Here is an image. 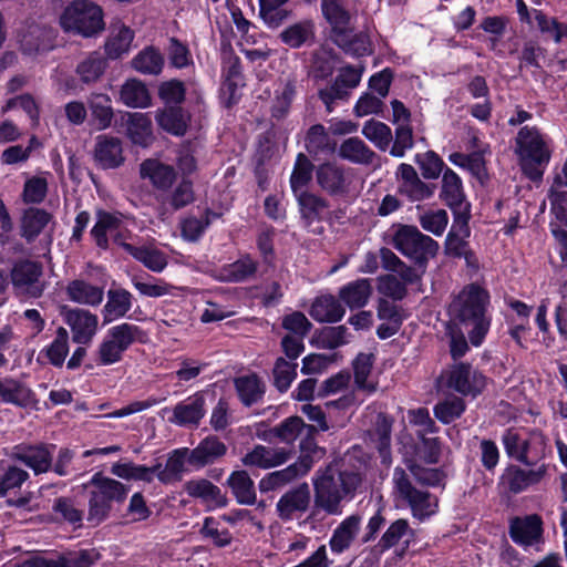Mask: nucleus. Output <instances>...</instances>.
Masks as SVG:
<instances>
[{
  "instance_id": "nucleus-1",
  "label": "nucleus",
  "mask_w": 567,
  "mask_h": 567,
  "mask_svg": "<svg viewBox=\"0 0 567 567\" xmlns=\"http://www.w3.org/2000/svg\"><path fill=\"white\" fill-rule=\"evenodd\" d=\"M489 292L477 284L463 288L450 306L454 320L463 326H472L468 339L472 346L480 347L491 328V318L486 316Z\"/></svg>"
},
{
  "instance_id": "nucleus-2",
  "label": "nucleus",
  "mask_w": 567,
  "mask_h": 567,
  "mask_svg": "<svg viewBox=\"0 0 567 567\" xmlns=\"http://www.w3.org/2000/svg\"><path fill=\"white\" fill-rule=\"evenodd\" d=\"M318 473V477L313 480L316 507L329 515H340L341 502L347 497L352 498L362 482L360 473L340 470L333 465H328Z\"/></svg>"
},
{
  "instance_id": "nucleus-3",
  "label": "nucleus",
  "mask_w": 567,
  "mask_h": 567,
  "mask_svg": "<svg viewBox=\"0 0 567 567\" xmlns=\"http://www.w3.org/2000/svg\"><path fill=\"white\" fill-rule=\"evenodd\" d=\"M514 143V153L523 175L534 183L540 182L551 158L548 135L536 125H524L518 130Z\"/></svg>"
},
{
  "instance_id": "nucleus-4",
  "label": "nucleus",
  "mask_w": 567,
  "mask_h": 567,
  "mask_svg": "<svg viewBox=\"0 0 567 567\" xmlns=\"http://www.w3.org/2000/svg\"><path fill=\"white\" fill-rule=\"evenodd\" d=\"M82 486L87 491L86 519L94 527L109 519L114 506H122L131 491L130 485L102 472L94 473Z\"/></svg>"
},
{
  "instance_id": "nucleus-5",
  "label": "nucleus",
  "mask_w": 567,
  "mask_h": 567,
  "mask_svg": "<svg viewBox=\"0 0 567 567\" xmlns=\"http://www.w3.org/2000/svg\"><path fill=\"white\" fill-rule=\"evenodd\" d=\"M59 23L65 33L96 38L105 30L104 11L91 0H73L63 9Z\"/></svg>"
},
{
  "instance_id": "nucleus-6",
  "label": "nucleus",
  "mask_w": 567,
  "mask_h": 567,
  "mask_svg": "<svg viewBox=\"0 0 567 567\" xmlns=\"http://www.w3.org/2000/svg\"><path fill=\"white\" fill-rule=\"evenodd\" d=\"M392 245L420 267H425L429 258L435 257L440 248L436 240L410 225H401L398 228L393 235Z\"/></svg>"
},
{
  "instance_id": "nucleus-7",
  "label": "nucleus",
  "mask_w": 567,
  "mask_h": 567,
  "mask_svg": "<svg viewBox=\"0 0 567 567\" xmlns=\"http://www.w3.org/2000/svg\"><path fill=\"white\" fill-rule=\"evenodd\" d=\"M393 480L400 498L408 503L415 519L424 522L436 513L437 499L430 492L417 489L404 470L396 467Z\"/></svg>"
},
{
  "instance_id": "nucleus-8",
  "label": "nucleus",
  "mask_w": 567,
  "mask_h": 567,
  "mask_svg": "<svg viewBox=\"0 0 567 567\" xmlns=\"http://www.w3.org/2000/svg\"><path fill=\"white\" fill-rule=\"evenodd\" d=\"M487 380L484 373L473 370L471 363L458 362L450 371L447 385L462 395L476 398L484 392Z\"/></svg>"
},
{
  "instance_id": "nucleus-9",
  "label": "nucleus",
  "mask_w": 567,
  "mask_h": 567,
  "mask_svg": "<svg viewBox=\"0 0 567 567\" xmlns=\"http://www.w3.org/2000/svg\"><path fill=\"white\" fill-rule=\"evenodd\" d=\"M416 530L411 527L409 520L406 518H398L393 520L382 534L375 545V550L380 554H384L391 548L401 545V547L395 550V554L398 557L403 558L410 547L416 542Z\"/></svg>"
},
{
  "instance_id": "nucleus-10",
  "label": "nucleus",
  "mask_w": 567,
  "mask_h": 567,
  "mask_svg": "<svg viewBox=\"0 0 567 567\" xmlns=\"http://www.w3.org/2000/svg\"><path fill=\"white\" fill-rule=\"evenodd\" d=\"M99 557L94 549L60 553L53 557L35 555L14 567H92Z\"/></svg>"
},
{
  "instance_id": "nucleus-11",
  "label": "nucleus",
  "mask_w": 567,
  "mask_h": 567,
  "mask_svg": "<svg viewBox=\"0 0 567 567\" xmlns=\"http://www.w3.org/2000/svg\"><path fill=\"white\" fill-rule=\"evenodd\" d=\"M54 449V444L42 442L21 443L13 447L12 458L32 470L34 475H40L51 471Z\"/></svg>"
},
{
  "instance_id": "nucleus-12",
  "label": "nucleus",
  "mask_w": 567,
  "mask_h": 567,
  "mask_svg": "<svg viewBox=\"0 0 567 567\" xmlns=\"http://www.w3.org/2000/svg\"><path fill=\"white\" fill-rule=\"evenodd\" d=\"M439 197L451 209L453 218L455 214L471 216V204L466 200L462 178L450 167L443 173Z\"/></svg>"
},
{
  "instance_id": "nucleus-13",
  "label": "nucleus",
  "mask_w": 567,
  "mask_h": 567,
  "mask_svg": "<svg viewBox=\"0 0 567 567\" xmlns=\"http://www.w3.org/2000/svg\"><path fill=\"white\" fill-rule=\"evenodd\" d=\"M508 534L515 544L523 547L533 546L543 540V518L538 514L514 516L509 520Z\"/></svg>"
},
{
  "instance_id": "nucleus-14",
  "label": "nucleus",
  "mask_w": 567,
  "mask_h": 567,
  "mask_svg": "<svg viewBox=\"0 0 567 567\" xmlns=\"http://www.w3.org/2000/svg\"><path fill=\"white\" fill-rule=\"evenodd\" d=\"M318 186L329 196H346L351 184L347 169L333 162H326L316 168Z\"/></svg>"
},
{
  "instance_id": "nucleus-15",
  "label": "nucleus",
  "mask_w": 567,
  "mask_h": 567,
  "mask_svg": "<svg viewBox=\"0 0 567 567\" xmlns=\"http://www.w3.org/2000/svg\"><path fill=\"white\" fill-rule=\"evenodd\" d=\"M545 475L544 464L537 470H523L517 465H508L499 477V485L509 494L517 495L540 483Z\"/></svg>"
},
{
  "instance_id": "nucleus-16",
  "label": "nucleus",
  "mask_w": 567,
  "mask_h": 567,
  "mask_svg": "<svg viewBox=\"0 0 567 567\" xmlns=\"http://www.w3.org/2000/svg\"><path fill=\"white\" fill-rule=\"evenodd\" d=\"M396 176L400 177L398 192L409 200L422 202L433 196L435 185L424 183L411 164L401 163Z\"/></svg>"
},
{
  "instance_id": "nucleus-17",
  "label": "nucleus",
  "mask_w": 567,
  "mask_h": 567,
  "mask_svg": "<svg viewBox=\"0 0 567 567\" xmlns=\"http://www.w3.org/2000/svg\"><path fill=\"white\" fill-rule=\"evenodd\" d=\"M64 322L71 328L74 343L89 344L97 331L99 318L86 309L74 308L64 312Z\"/></svg>"
},
{
  "instance_id": "nucleus-18",
  "label": "nucleus",
  "mask_w": 567,
  "mask_h": 567,
  "mask_svg": "<svg viewBox=\"0 0 567 567\" xmlns=\"http://www.w3.org/2000/svg\"><path fill=\"white\" fill-rule=\"evenodd\" d=\"M184 489L188 496L199 499L207 512L224 508L229 503L227 495L221 492L220 487L207 478L190 480L185 483Z\"/></svg>"
},
{
  "instance_id": "nucleus-19",
  "label": "nucleus",
  "mask_w": 567,
  "mask_h": 567,
  "mask_svg": "<svg viewBox=\"0 0 567 567\" xmlns=\"http://www.w3.org/2000/svg\"><path fill=\"white\" fill-rule=\"evenodd\" d=\"M310 505V489L307 483H302L286 492L276 504L278 516L284 522L297 518V514L307 512Z\"/></svg>"
},
{
  "instance_id": "nucleus-20",
  "label": "nucleus",
  "mask_w": 567,
  "mask_h": 567,
  "mask_svg": "<svg viewBox=\"0 0 567 567\" xmlns=\"http://www.w3.org/2000/svg\"><path fill=\"white\" fill-rule=\"evenodd\" d=\"M293 196L298 205L300 218L307 227L315 223L328 220L327 215H330V203L327 198L309 190Z\"/></svg>"
},
{
  "instance_id": "nucleus-21",
  "label": "nucleus",
  "mask_w": 567,
  "mask_h": 567,
  "mask_svg": "<svg viewBox=\"0 0 567 567\" xmlns=\"http://www.w3.org/2000/svg\"><path fill=\"white\" fill-rule=\"evenodd\" d=\"M0 402L21 409L37 408L35 392L22 381L12 377L0 379Z\"/></svg>"
},
{
  "instance_id": "nucleus-22",
  "label": "nucleus",
  "mask_w": 567,
  "mask_h": 567,
  "mask_svg": "<svg viewBox=\"0 0 567 567\" xmlns=\"http://www.w3.org/2000/svg\"><path fill=\"white\" fill-rule=\"evenodd\" d=\"M471 216L456 215L444 241V254L454 259H461L465 251L471 248L468 238Z\"/></svg>"
},
{
  "instance_id": "nucleus-23",
  "label": "nucleus",
  "mask_w": 567,
  "mask_h": 567,
  "mask_svg": "<svg viewBox=\"0 0 567 567\" xmlns=\"http://www.w3.org/2000/svg\"><path fill=\"white\" fill-rule=\"evenodd\" d=\"M93 157L102 169L120 167L125 161L121 140L107 134L96 136Z\"/></svg>"
},
{
  "instance_id": "nucleus-24",
  "label": "nucleus",
  "mask_w": 567,
  "mask_h": 567,
  "mask_svg": "<svg viewBox=\"0 0 567 567\" xmlns=\"http://www.w3.org/2000/svg\"><path fill=\"white\" fill-rule=\"evenodd\" d=\"M140 175L161 192H168L177 181L175 167L156 158L144 159L140 165Z\"/></svg>"
},
{
  "instance_id": "nucleus-25",
  "label": "nucleus",
  "mask_w": 567,
  "mask_h": 567,
  "mask_svg": "<svg viewBox=\"0 0 567 567\" xmlns=\"http://www.w3.org/2000/svg\"><path fill=\"white\" fill-rule=\"evenodd\" d=\"M157 125L173 136H184L187 133L190 114L182 105H168L155 112Z\"/></svg>"
},
{
  "instance_id": "nucleus-26",
  "label": "nucleus",
  "mask_w": 567,
  "mask_h": 567,
  "mask_svg": "<svg viewBox=\"0 0 567 567\" xmlns=\"http://www.w3.org/2000/svg\"><path fill=\"white\" fill-rule=\"evenodd\" d=\"M227 453L226 444L216 435H208L198 445L190 450L188 464L195 468H203L215 463Z\"/></svg>"
},
{
  "instance_id": "nucleus-27",
  "label": "nucleus",
  "mask_w": 567,
  "mask_h": 567,
  "mask_svg": "<svg viewBox=\"0 0 567 567\" xmlns=\"http://www.w3.org/2000/svg\"><path fill=\"white\" fill-rule=\"evenodd\" d=\"M303 146L315 159L320 156H330L337 150V141L322 124L311 125L305 135Z\"/></svg>"
},
{
  "instance_id": "nucleus-28",
  "label": "nucleus",
  "mask_w": 567,
  "mask_h": 567,
  "mask_svg": "<svg viewBox=\"0 0 567 567\" xmlns=\"http://www.w3.org/2000/svg\"><path fill=\"white\" fill-rule=\"evenodd\" d=\"M205 414V396L202 392H196L175 405L172 422L181 426H197Z\"/></svg>"
},
{
  "instance_id": "nucleus-29",
  "label": "nucleus",
  "mask_w": 567,
  "mask_h": 567,
  "mask_svg": "<svg viewBox=\"0 0 567 567\" xmlns=\"http://www.w3.org/2000/svg\"><path fill=\"white\" fill-rule=\"evenodd\" d=\"M310 317L320 323H337L342 320L346 309L339 298L331 293L316 297L309 309Z\"/></svg>"
},
{
  "instance_id": "nucleus-30",
  "label": "nucleus",
  "mask_w": 567,
  "mask_h": 567,
  "mask_svg": "<svg viewBox=\"0 0 567 567\" xmlns=\"http://www.w3.org/2000/svg\"><path fill=\"white\" fill-rule=\"evenodd\" d=\"M309 472V460L302 458L284 470L275 471L265 475L258 483L261 493H267L281 487L291 481L305 476Z\"/></svg>"
},
{
  "instance_id": "nucleus-31",
  "label": "nucleus",
  "mask_w": 567,
  "mask_h": 567,
  "mask_svg": "<svg viewBox=\"0 0 567 567\" xmlns=\"http://www.w3.org/2000/svg\"><path fill=\"white\" fill-rule=\"evenodd\" d=\"M279 40L290 49L311 47L316 42V24L311 19H303L285 28Z\"/></svg>"
},
{
  "instance_id": "nucleus-32",
  "label": "nucleus",
  "mask_w": 567,
  "mask_h": 567,
  "mask_svg": "<svg viewBox=\"0 0 567 567\" xmlns=\"http://www.w3.org/2000/svg\"><path fill=\"white\" fill-rule=\"evenodd\" d=\"M52 220L53 215L44 208L29 207L21 216L20 236L32 244Z\"/></svg>"
},
{
  "instance_id": "nucleus-33",
  "label": "nucleus",
  "mask_w": 567,
  "mask_h": 567,
  "mask_svg": "<svg viewBox=\"0 0 567 567\" xmlns=\"http://www.w3.org/2000/svg\"><path fill=\"white\" fill-rule=\"evenodd\" d=\"M239 505H255L257 493L252 478L246 470L233 471L225 482Z\"/></svg>"
},
{
  "instance_id": "nucleus-34",
  "label": "nucleus",
  "mask_w": 567,
  "mask_h": 567,
  "mask_svg": "<svg viewBox=\"0 0 567 567\" xmlns=\"http://www.w3.org/2000/svg\"><path fill=\"white\" fill-rule=\"evenodd\" d=\"M372 290L371 279L359 278L343 285L339 289L338 298L349 309L357 310L368 305Z\"/></svg>"
},
{
  "instance_id": "nucleus-35",
  "label": "nucleus",
  "mask_w": 567,
  "mask_h": 567,
  "mask_svg": "<svg viewBox=\"0 0 567 567\" xmlns=\"http://www.w3.org/2000/svg\"><path fill=\"white\" fill-rule=\"evenodd\" d=\"M133 295L124 288H111L102 309L103 326L126 317L133 305Z\"/></svg>"
},
{
  "instance_id": "nucleus-36",
  "label": "nucleus",
  "mask_w": 567,
  "mask_h": 567,
  "mask_svg": "<svg viewBox=\"0 0 567 567\" xmlns=\"http://www.w3.org/2000/svg\"><path fill=\"white\" fill-rule=\"evenodd\" d=\"M321 14L330 25L332 34H342L351 23L347 0H320Z\"/></svg>"
},
{
  "instance_id": "nucleus-37",
  "label": "nucleus",
  "mask_w": 567,
  "mask_h": 567,
  "mask_svg": "<svg viewBox=\"0 0 567 567\" xmlns=\"http://www.w3.org/2000/svg\"><path fill=\"white\" fill-rule=\"evenodd\" d=\"M393 419L386 413L377 415L374 427L370 431V437L383 464L391 462V433Z\"/></svg>"
},
{
  "instance_id": "nucleus-38",
  "label": "nucleus",
  "mask_w": 567,
  "mask_h": 567,
  "mask_svg": "<svg viewBox=\"0 0 567 567\" xmlns=\"http://www.w3.org/2000/svg\"><path fill=\"white\" fill-rule=\"evenodd\" d=\"M134 31L124 23L113 24L110 35L104 43L106 58L116 60L127 53L134 40Z\"/></svg>"
},
{
  "instance_id": "nucleus-39",
  "label": "nucleus",
  "mask_w": 567,
  "mask_h": 567,
  "mask_svg": "<svg viewBox=\"0 0 567 567\" xmlns=\"http://www.w3.org/2000/svg\"><path fill=\"white\" fill-rule=\"evenodd\" d=\"M360 523L361 517L359 515H350L337 526L329 540L332 553L342 554L351 546L359 532Z\"/></svg>"
},
{
  "instance_id": "nucleus-40",
  "label": "nucleus",
  "mask_w": 567,
  "mask_h": 567,
  "mask_svg": "<svg viewBox=\"0 0 567 567\" xmlns=\"http://www.w3.org/2000/svg\"><path fill=\"white\" fill-rule=\"evenodd\" d=\"M334 44L346 54L353 58H362L372 54V43L368 34L363 32L350 34V29H344L342 34H333Z\"/></svg>"
},
{
  "instance_id": "nucleus-41",
  "label": "nucleus",
  "mask_w": 567,
  "mask_h": 567,
  "mask_svg": "<svg viewBox=\"0 0 567 567\" xmlns=\"http://www.w3.org/2000/svg\"><path fill=\"white\" fill-rule=\"evenodd\" d=\"M68 298L76 303L99 306L103 301V288L93 286L82 279H74L66 286Z\"/></svg>"
},
{
  "instance_id": "nucleus-42",
  "label": "nucleus",
  "mask_w": 567,
  "mask_h": 567,
  "mask_svg": "<svg viewBox=\"0 0 567 567\" xmlns=\"http://www.w3.org/2000/svg\"><path fill=\"white\" fill-rule=\"evenodd\" d=\"M189 453L188 447L173 450L167 457L165 467L159 468L157 480L165 485L179 482L185 472V463H188Z\"/></svg>"
},
{
  "instance_id": "nucleus-43",
  "label": "nucleus",
  "mask_w": 567,
  "mask_h": 567,
  "mask_svg": "<svg viewBox=\"0 0 567 567\" xmlns=\"http://www.w3.org/2000/svg\"><path fill=\"white\" fill-rule=\"evenodd\" d=\"M121 101L132 109H146L152 104V97L146 84L138 79H128L120 91Z\"/></svg>"
},
{
  "instance_id": "nucleus-44",
  "label": "nucleus",
  "mask_w": 567,
  "mask_h": 567,
  "mask_svg": "<svg viewBox=\"0 0 567 567\" xmlns=\"http://www.w3.org/2000/svg\"><path fill=\"white\" fill-rule=\"evenodd\" d=\"M235 388L245 406H251L261 401L266 392L264 382L256 373L237 378Z\"/></svg>"
},
{
  "instance_id": "nucleus-45",
  "label": "nucleus",
  "mask_w": 567,
  "mask_h": 567,
  "mask_svg": "<svg viewBox=\"0 0 567 567\" xmlns=\"http://www.w3.org/2000/svg\"><path fill=\"white\" fill-rule=\"evenodd\" d=\"M106 336L124 351H127L135 342L145 343L147 341L146 331L140 326L128 322H122L109 328Z\"/></svg>"
},
{
  "instance_id": "nucleus-46",
  "label": "nucleus",
  "mask_w": 567,
  "mask_h": 567,
  "mask_svg": "<svg viewBox=\"0 0 567 567\" xmlns=\"http://www.w3.org/2000/svg\"><path fill=\"white\" fill-rule=\"evenodd\" d=\"M164 63V55L161 50L154 45L145 47L132 59L131 62L132 68L135 71L147 75L161 74Z\"/></svg>"
},
{
  "instance_id": "nucleus-47",
  "label": "nucleus",
  "mask_w": 567,
  "mask_h": 567,
  "mask_svg": "<svg viewBox=\"0 0 567 567\" xmlns=\"http://www.w3.org/2000/svg\"><path fill=\"white\" fill-rule=\"evenodd\" d=\"M374 362L372 353L360 352L352 361L353 380L355 388L368 394H373L378 390V383L369 381Z\"/></svg>"
},
{
  "instance_id": "nucleus-48",
  "label": "nucleus",
  "mask_w": 567,
  "mask_h": 567,
  "mask_svg": "<svg viewBox=\"0 0 567 567\" xmlns=\"http://www.w3.org/2000/svg\"><path fill=\"white\" fill-rule=\"evenodd\" d=\"M121 246L135 260L142 262L147 269L154 272H161L167 266L166 256L158 249L134 246L128 243H122Z\"/></svg>"
},
{
  "instance_id": "nucleus-49",
  "label": "nucleus",
  "mask_w": 567,
  "mask_h": 567,
  "mask_svg": "<svg viewBox=\"0 0 567 567\" xmlns=\"http://www.w3.org/2000/svg\"><path fill=\"white\" fill-rule=\"evenodd\" d=\"M313 163L305 153H298L290 174L289 184L293 195L308 190L316 172Z\"/></svg>"
},
{
  "instance_id": "nucleus-50",
  "label": "nucleus",
  "mask_w": 567,
  "mask_h": 567,
  "mask_svg": "<svg viewBox=\"0 0 567 567\" xmlns=\"http://www.w3.org/2000/svg\"><path fill=\"white\" fill-rule=\"evenodd\" d=\"M309 425L303 422L302 417L293 415L285 419L280 424L259 435V437L264 441H271L277 437L285 443H293Z\"/></svg>"
},
{
  "instance_id": "nucleus-51",
  "label": "nucleus",
  "mask_w": 567,
  "mask_h": 567,
  "mask_svg": "<svg viewBox=\"0 0 567 567\" xmlns=\"http://www.w3.org/2000/svg\"><path fill=\"white\" fill-rule=\"evenodd\" d=\"M126 134L130 141L140 146H147L152 138V121L147 114L130 113L126 123Z\"/></svg>"
},
{
  "instance_id": "nucleus-52",
  "label": "nucleus",
  "mask_w": 567,
  "mask_h": 567,
  "mask_svg": "<svg viewBox=\"0 0 567 567\" xmlns=\"http://www.w3.org/2000/svg\"><path fill=\"white\" fill-rule=\"evenodd\" d=\"M42 265L39 261L21 259L13 264L10 272L11 282L14 287H29L38 282L42 276Z\"/></svg>"
},
{
  "instance_id": "nucleus-53",
  "label": "nucleus",
  "mask_w": 567,
  "mask_h": 567,
  "mask_svg": "<svg viewBox=\"0 0 567 567\" xmlns=\"http://www.w3.org/2000/svg\"><path fill=\"white\" fill-rule=\"evenodd\" d=\"M107 68V59L99 51L91 52L75 69L81 82L85 84L96 82Z\"/></svg>"
},
{
  "instance_id": "nucleus-54",
  "label": "nucleus",
  "mask_w": 567,
  "mask_h": 567,
  "mask_svg": "<svg viewBox=\"0 0 567 567\" xmlns=\"http://www.w3.org/2000/svg\"><path fill=\"white\" fill-rule=\"evenodd\" d=\"M69 332L65 328L59 327L53 341L41 350L48 361L55 368H62L69 354Z\"/></svg>"
},
{
  "instance_id": "nucleus-55",
  "label": "nucleus",
  "mask_w": 567,
  "mask_h": 567,
  "mask_svg": "<svg viewBox=\"0 0 567 567\" xmlns=\"http://www.w3.org/2000/svg\"><path fill=\"white\" fill-rule=\"evenodd\" d=\"M258 264L249 254H245L236 261L223 267L225 280L228 282H243L257 271Z\"/></svg>"
},
{
  "instance_id": "nucleus-56",
  "label": "nucleus",
  "mask_w": 567,
  "mask_h": 567,
  "mask_svg": "<svg viewBox=\"0 0 567 567\" xmlns=\"http://www.w3.org/2000/svg\"><path fill=\"white\" fill-rule=\"evenodd\" d=\"M91 116L99 130L111 126L114 116L112 101L106 94H94L89 100Z\"/></svg>"
},
{
  "instance_id": "nucleus-57",
  "label": "nucleus",
  "mask_w": 567,
  "mask_h": 567,
  "mask_svg": "<svg viewBox=\"0 0 567 567\" xmlns=\"http://www.w3.org/2000/svg\"><path fill=\"white\" fill-rule=\"evenodd\" d=\"M297 96V85L295 80H287L280 92L276 91L275 99L270 107L271 117L280 121L290 112L292 102Z\"/></svg>"
},
{
  "instance_id": "nucleus-58",
  "label": "nucleus",
  "mask_w": 567,
  "mask_h": 567,
  "mask_svg": "<svg viewBox=\"0 0 567 567\" xmlns=\"http://www.w3.org/2000/svg\"><path fill=\"white\" fill-rule=\"evenodd\" d=\"M363 136L380 151H386L392 142V130L389 125L374 118L368 120L362 127Z\"/></svg>"
},
{
  "instance_id": "nucleus-59",
  "label": "nucleus",
  "mask_w": 567,
  "mask_h": 567,
  "mask_svg": "<svg viewBox=\"0 0 567 567\" xmlns=\"http://www.w3.org/2000/svg\"><path fill=\"white\" fill-rule=\"evenodd\" d=\"M187 89L179 79H169L159 83L157 96L164 106L183 105L186 101Z\"/></svg>"
},
{
  "instance_id": "nucleus-60",
  "label": "nucleus",
  "mask_w": 567,
  "mask_h": 567,
  "mask_svg": "<svg viewBox=\"0 0 567 567\" xmlns=\"http://www.w3.org/2000/svg\"><path fill=\"white\" fill-rule=\"evenodd\" d=\"M298 363L289 362L282 357L276 359L272 377H274V386L280 392L285 393L291 386V383L296 380Z\"/></svg>"
},
{
  "instance_id": "nucleus-61",
  "label": "nucleus",
  "mask_w": 567,
  "mask_h": 567,
  "mask_svg": "<svg viewBox=\"0 0 567 567\" xmlns=\"http://www.w3.org/2000/svg\"><path fill=\"white\" fill-rule=\"evenodd\" d=\"M339 155L352 163L367 164L371 162L374 153L362 140L358 137H350L343 141L340 145Z\"/></svg>"
},
{
  "instance_id": "nucleus-62",
  "label": "nucleus",
  "mask_w": 567,
  "mask_h": 567,
  "mask_svg": "<svg viewBox=\"0 0 567 567\" xmlns=\"http://www.w3.org/2000/svg\"><path fill=\"white\" fill-rule=\"evenodd\" d=\"M414 162L419 165L422 176L425 179H436L447 167L440 155L434 151L417 153Z\"/></svg>"
},
{
  "instance_id": "nucleus-63",
  "label": "nucleus",
  "mask_w": 567,
  "mask_h": 567,
  "mask_svg": "<svg viewBox=\"0 0 567 567\" xmlns=\"http://www.w3.org/2000/svg\"><path fill=\"white\" fill-rule=\"evenodd\" d=\"M292 14V9L287 8L286 4H259V18L271 30L284 25Z\"/></svg>"
},
{
  "instance_id": "nucleus-64",
  "label": "nucleus",
  "mask_w": 567,
  "mask_h": 567,
  "mask_svg": "<svg viewBox=\"0 0 567 567\" xmlns=\"http://www.w3.org/2000/svg\"><path fill=\"white\" fill-rule=\"evenodd\" d=\"M348 329L346 326L323 327L316 331L317 344L322 349L334 350L348 343Z\"/></svg>"
}]
</instances>
